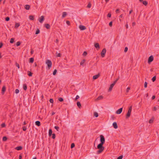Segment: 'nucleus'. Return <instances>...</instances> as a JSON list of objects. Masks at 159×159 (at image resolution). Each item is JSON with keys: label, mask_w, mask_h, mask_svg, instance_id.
Here are the masks:
<instances>
[{"label": "nucleus", "mask_w": 159, "mask_h": 159, "mask_svg": "<svg viewBox=\"0 0 159 159\" xmlns=\"http://www.w3.org/2000/svg\"><path fill=\"white\" fill-rule=\"evenodd\" d=\"M103 144L99 143L97 146V148L99 150L97 151V154H99L102 152L104 149V147L103 146Z\"/></svg>", "instance_id": "nucleus-1"}, {"label": "nucleus", "mask_w": 159, "mask_h": 159, "mask_svg": "<svg viewBox=\"0 0 159 159\" xmlns=\"http://www.w3.org/2000/svg\"><path fill=\"white\" fill-rule=\"evenodd\" d=\"M46 63L48 66V69H50L52 67V62L51 61L49 60H47L46 62Z\"/></svg>", "instance_id": "nucleus-2"}, {"label": "nucleus", "mask_w": 159, "mask_h": 159, "mask_svg": "<svg viewBox=\"0 0 159 159\" xmlns=\"http://www.w3.org/2000/svg\"><path fill=\"white\" fill-rule=\"evenodd\" d=\"M100 143L104 144L105 142V139L104 136L102 135H100Z\"/></svg>", "instance_id": "nucleus-3"}, {"label": "nucleus", "mask_w": 159, "mask_h": 159, "mask_svg": "<svg viewBox=\"0 0 159 159\" xmlns=\"http://www.w3.org/2000/svg\"><path fill=\"white\" fill-rule=\"evenodd\" d=\"M106 52V50L105 48H103L101 52V55L102 57H105Z\"/></svg>", "instance_id": "nucleus-4"}, {"label": "nucleus", "mask_w": 159, "mask_h": 159, "mask_svg": "<svg viewBox=\"0 0 159 159\" xmlns=\"http://www.w3.org/2000/svg\"><path fill=\"white\" fill-rule=\"evenodd\" d=\"M153 60V57L152 55L150 56L148 59V63L150 64Z\"/></svg>", "instance_id": "nucleus-5"}, {"label": "nucleus", "mask_w": 159, "mask_h": 159, "mask_svg": "<svg viewBox=\"0 0 159 159\" xmlns=\"http://www.w3.org/2000/svg\"><path fill=\"white\" fill-rule=\"evenodd\" d=\"M122 108H121L118 109L116 111V113L118 114H120L122 112Z\"/></svg>", "instance_id": "nucleus-6"}, {"label": "nucleus", "mask_w": 159, "mask_h": 159, "mask_svg": "<svg viewBox=\"0 0 159 159\" xmlns=\"http://www.w3.org/2000/svg\"><path fill=\"white\" fill-rule=\"evenodd\" d=\"M6 90V88L5 86H3L2 89V93L3 94Z\"/></svg>", "instance_id": "nucleus-7"}, {"label": "nucleus", "mask_w": 159, "mask_h": 159, "mask_svg": "<svg viewBox=\"0 0 159 159\" xmlns=\"http://www.w3.org/2000/svg\"><path fill=\"white\" fill-rule=\"evenodd\" d=\"M94 46L97 50H98L100 48V46L98 43H96L94 44Z\"/></svg>", "instance_id": "nucleus-8"}, {"label": "nucleus", "mask_w": 159, "mask_h": 159, "mask_svg": "<svg viewBox=\"0 0 159 159\" xmlns=\"http://www.w3.org/2000/svg\"><path fill=\"white\" fill-rule=\"evenodd\" d=\"M79 28L81 30H84L86 29L85 26L82 25L79 26Z\"/></svg>", "instance_id": "nucleus-9"}, {"label": "nucleus", "mask_w": 159, "mask_h": 159, "mask_svg": "<svg viewBox=\"0 0 159 159\" xmlns=\"http://www.w3.org/2000/svg\"><path fill=\"white\" fill-rule=\"evenodd\" d=\"M44 17L43 16H41L40 18H39V21L41 23H42L44 20Z\"/></svg>", "instance_id": "nucleus-10"}, {"label": "nucleus", "mask_w": 159, "mask_h": 159, "mask_svg": "<svg viewBox=\"0 0 159 159\" xmlns=\"http://www.w3.org/2000/svg\"><path fill=\"white\" fill-rule=\"evenodd\" d=\"M113 126L114 128L115 129H116L118 128V126L117 123L116 122H114L113 123Z\"/></svg>", "instance_id": "nucleus-11"}, {"label": "nucleus", "mask_w": 159, "mask_h": 159, "mask_svg": "<svg viewBox=\"0 0 159 159\" xmlns=\"http://www.w3.org/2000/svg\"><path fill=\"white\" fill-rule=\"evenodd\" d=\"M44 26L48 29H50V25L48 24H46L44 25Z\"/></svg>", "instance_id": "nucleus-12"}, {"label": "nucleus", "mask_w": 159, "mask_h": 159, "mask_svg": "<svg viewBox=\"0 0 159 159\" xmlns=\"http://www.w3.org/2000/svg\"><path fill=\"white\" fill-rule=\"evenodd\" d=\"M35 124L36 125L39 126L41 125L40 122L39 121H37L35 122Z\"/></svg>", "instance_id": "nucleus-13"}, {"label": "nucleus", "mask_w": 159, "mask_h": 159, "mask_svg": "<svg viewBox=\"0 0 159 159\" xmlns=\"http://www.w3.org/2000/svg\"><path fill=\"white\" fill-rule=\"evenodd\" d=\"M114 86V84H111L110 86V87L109 90H108V91H111V90H112V88Z\"/></svg>", "instance_id": "nucleus-14"}, {"label": "nucleus", "mask_w": 159, "mask_h": 159, "mask_svg": "<svg viewBox=\"0 0 159 159\" xmlns=\"http://www.w3.org/2000/svg\"><path fill=\"white\" fill-rule=\"evenodd\" d=\"M131 113L129 112H127V113L126 115V119H127V118H129L130 116L131 115Z\"/></svg>", "instance_id": "nucleus-15"}, {"label": "nucleus", "mask_w": 159, "mask_h": 159, "mask_svg": "<svg viewBox=\"0 0 159 159\" xmlns=\"http://www.w3.org/2000/svg\"><path fill=\"white\" fill-rule=\"evenodd\" d=\"M52 130L51 129H50L49 130L48 135L49 136H51L52 134Z\"/></svg>", "instance_id": "nucleus-16"}, {"label": "nucleus", "mask_w": 159, "mask_h": 159, "mask_svg": "<svg viewBox=\"0 0 159 159\" xmlns=\"http://www.w3.org/2000/svg\"><path fill=\"white\" fill-rule=\"evenodd\" d=\"M99 76V74L95 75L93 77V79L94 80H95L97 79Z\"/></svg>", "instance_id": "nucleus-17"}, {"label": "nucleus", "mask_w": 159, "mask_h": 159, "mask_svg": "<svg viewBox=\"0 0 159 159\" xmlns=\"http://www.w3.org/2000/svg\"><path fill=\"white\" fill-rule=\"evenodd\" d=\"M34 61V58L33 57L30 58L29 60V63H32Z\"/></svg>", "instance_id": "nucleus-18"}, {"label": "nucleus", "mask_w": 159, "mask_h": 159, "mask_svg": "<svg viewBox=\"0 0 159 159\" xmlns=\"http://www.w3.org/2000/svg\"><path fill=\"white\" fill-rule=\"evenodd\" d=\"M67 15V13L66 12H63L62 13V18L65 17Z\"/></svg>", "instance_id": "nucleus-19"}, {"label": "nucleus", "mask_w": 159, "mask_h": 159, "mask_svg": "<svg viewBox=\"0 0 159 159\" xmlns=\"http://www.w3.org/2000/svg\"><path fill=\"white\" fill-rule=\"evenodd\" d=\"M103 98V97L102 96H99L96 99L97 100H99L102 99Z\"/></svg>", "instance_id": "nucleus-20"}, {"label": "nucleus", "mask_w": 159, "mask_h": 159, "mask_svg": "<svg viewBox=\"0 0 159 159\" xmlns=\"http://www.w3.org/2000/svg\"><path fill=\"white\" fill-rule=\"evenodd\" d=\"M25 8L26 9L28 10L30 9V6L29 5H26L25 6Z\"/></svg>", "instance_id": "nucleus-21"}, {"label": "nucleus", "mask_w": 159, "mask_h": 159, "mask_svg": "<svg viewBox=\"0 0 159 159\" xmlns=\"http://www.w3.org/2000/svg\"><path fill=\"white\" fill-rule=\"evenodd\" d=\"M16 149L17 150H20L22 149V147L20 146H18V147H16Z\"/></svg>", "instance_id": "nucleus-22"}, {"label": "nucleus", "mask_w": 159, "mask_h": 159, "mask_svg": "<svg viewBox=\"0 0 159 159\" xmlns=\"http://www.w3.org/2000/svg\"><path fill=\"white\" fill-rule=\"evenodd\" d=\"M23 89L25 90H26L27 89V85L25 84H24L23 85Z\"/></svg>", "instance_id": "nucleus-23"}, {"label": "nucleus", "mask_w": 159, "mask_h": 159, "mask_svg": "<svg viewBox=\"0 0 159 159\" xmlns=\"http://www.w3.org/2000/svg\"><path fill=\"white\" fill-rule=\"evenodd\" d=\"M20 25L19 23H16L15 24V28H17Z\"/></svg>", "instance_id": "nucleus-24"}, {"label": "nucleus", "mask_w": 159, "mask_h": 159, "mask_svg": "<svg viewBox=\"0 0 159 159\" xmlns=\"http://www.w3.org/2000/svg\"><path fill=\"white\" fill-rule=\"evenodd\" d=\"M29 19L31 20H33L34 18L33 16L30 15L29 16Z\"/></svg>", "instance_id": "nucleus-25"}, {"label": "nucleus", "mask_w": 159, "mask_h": 159, "mask_svg": "<svg viewBox=\"0 0 159 159\" xmlns=\"http://www.w3.org/2000/svg\"><path fill=\"white\" fill-rule=\"evenodd\" d=\"M77 105L79 108H80L81 107V103L79 102H77Z\"/></svg>", "instance_id": "nucleus-26"}, {"label": "nucleus", "mask_w": 159, "mask_h": 159, "mask_svg": "<svg viewBox=\"0 0 159 159\" xmlns=\"http://www.w3.org/2000/svg\"><path fill=\"white\" fill-rule=\"evenodd\" d=\"M28 74L29 76H32V73L30 71H28Z\"/></svg>", "instance_id": "nucleus-27"}, {"label": "nucleus", "mask_w": 159, "mask_h": 159, "mask_svg": "<svg viewBox=\"0 0 159 159\" xmlns=\"http://www.w3.org/2000/svg\"><path fill=\"white\" fill-rule=\"evenodd\" d=\"M85 61V59H83L80 62V65H83Z\"/></svg>", "instance_id": "nucleus-28"}, {"label": "nucleus", "mask_w": 159, "mask_h": 159, "mask_svg": "<svg viewBox=\"0 0 159 159\" xmlns=\"http://www.w3.org/2000/svg\"><path fill=\"white\" fill-rule=\"evenodd\" d=\"M132 106H131L129 108L128 111V112L131 113V111H132Z\"/></svg>", "instance_id": "nucleus-29"}, {"label": "nucleus", "mask_w": 159, "mask_h": 159, "mask_svg": "<svg viewBox=\"0 0 159 159\" xmlns=\"http://www.w3.org/2000/svg\"><path fill=\"white\" fill-rule=\"evenodd\" d=\"M14 39L13 38H11L10 40V43H14Z\"/></svg>", "instance_id": "nucleus-30"}, {"label": "nucleus", "mask_w": 159, "mask_h": 159, "mask_svg": "<svg viewBox=\"0 0 159 159\" xmlns=\"http://www.w3.org/2000/svg\"><path fill=\"white\" fill-rule=\"evenodd\" d=\"M94 116H95L96 117H98V113L96 112H95L94 113Z\"/></svg>", "instance_id": "nucleus-31"}, {"label": "nucleus", "mask_w": 159, "mask_h": 159, "mask_svg": "<svg viewBox=\"0 0 159 159\" xmlns=\"http://www.w3.org/2000/svg\"><path fill=\"white\" fill-rule=\"evenodd\" d=\"M143 3L145 6H146L148 4V2L147 1H144L143 2Z\"/></svg>", "instance_id": "nucleus-32"}, {"label": "nucleus", "mask_w": 159, "mask_h": 159, "mask_svg": "<svg viewBox=\"0 0 159 159\" xmlns=\"http://www.w3.org/2000/svg\"><path fill=\"white\" fill-rule=\"evenodd\" d=\"M56 54L57 57H61V54L60 53H58L57 52H56Z\"/></svg>", "instance_id": "nucleus-33"}, {"label": "nucleus", "mask_w": 159, "mask_h": 159, "mask_svg": "<svg viewBox=\"0 0 159 159\" xmlns=\"http://www.w3.org/2000/svg\"><path fill=\"white\" fill-rule=\"evenodd\" d=\"M156 80V76H155L153 77L152 79V81L153 82H154Z\"/></svg>", "instance_id": "nucleus-34"}, {"label": "nucleus", "mask_w": 159, "mask_h": 159, "mask_svg": "<svg viewBox=\"0 0 159 159\" xmlns=\"http://www.w3.org/2000/svg\"><path fill=\"white\" fill-rule=\"evenodd\" d=\"M58 100L61 102L63 101V99L62 98H59L58 99Z\"/></svg>", "instance_id": "nucleus-35"}, {"label": "nucleus", "mask_w": 159, "mask_h": 159, "mask_svg": "<svg viewBox=\"0 0 159 159\" xmlns=\"http://www.w3.org/2000/svg\"><path fill=\"white\" fill-rule=\"evenodd\" d=\"M7 139V138L6 136H4L3 137L2 140L3 141H6Z\"/></svg>", "instance_id": "nucleus-36"}, {"label": "nucleus", "mask_w": 159, "mask_h": 159, "mask_svg": "<svg viewBox=\"0 0 159 159\" xmlns=\"http://www.w3.org/2000/svg\"><path fill=\"white\" fill-rule=\"evenodd\" d=\"M39 33H40L39 30V29H37L36 31L35 34H39Z\"/></svg>", "instance_id": "nucleus-37"}, {"label": "nucleus", "mask_w": 159, "mask_h": 159, "mask_svg": "<svg viewBox=\"0 0 159 159\" xmlns=\"http://www.w3.org/2000/svg\"><path fill=\"white\" fill-rule=\"evenodd\" d=\"M1 126L2 128L5 127L6 126V124L4 123H3L1 124Z\"/></svg>", "instance_id": "nucleus-38"}, {"label": "nucleus", "mask_w": 159, "mask_h": 159, "mask_svg": "<svg viewBox=\"0 0 159 159\" xmlns=\"http://www.w3.org/2000/svg\"><path fill=\"white\" fill-rule=\"evenodd\" d=\"M20 43L19 41L17 42L16 43V45L17 46H18L20 45Z\"/></svg>", "instance_id": "nucleus-39"}, {"label": "nucleus", "mask_w": 159, "mask_h": 159, "mask_svg": "<svg viewBox=\"0 0 159 159\" xmlns=\"http://www.w3.org/2000/svg\"><path fill=\"white\" fill-rule=\"evenodd\" d=\"M91 4L90 3H89L87 5V7L88 8H90L91 7Z\"/></svg>", "instance_id": "nucleus-40"}, {"label": "nucleus", "mask_w": 159, "mask_h": 159, "mask_svg": "<svg viewBox=\"0 0 159 159\" xmlns=\"http://www.w3.org/2000/svg\"><path fill=\"white\" fill-rule=\"evenodd\" d=\"M57 70L56 69H55L53 72V75H55L56 74V73H57Z\"/></svg>", "instance_id": "nucleus-41"}, {"label": "nucleus", "mask_w": 159, "mask_h": 159, "mask_svg": "<svg viewBox=\"0 0 159 159\" xmlns=\"http://www.w3.org/2000/svg\"><path fill=\"white\" fill-rule=\"evenodd\" d=\"M130 90V88L129 87H128L127 89L126 90V92L128 93L129 92V90Z\"/></svg>", "instance_id": "nucleus-42"}, {"label": "nucleus", "mask_w": 159, "mask_h": 159, "mask_svg": "<svg viewBox=\"0 0 159 159\" xmlns=\"http://www.w3.org/2000/svg\"><path fill=\"white\" fill-rule=\"evenodd\" d=\"M75 146V144L74 143H72L71 144V148H74Z\"/></svg>", "instance_id": "nucleus-43"}, {"label": "nucleus", "mask_w": 159, "mask_h": 159, "mask_svg": "<svg viewBox=\"0 0 159 159\" xmlns=\"http://www.w3.org/2000/svg\"><path fill=\"white\" fill-rule=\"evenodd\" d=\"M10 20V18L8 17H7L5 18V20L6 21H8Z\"/></svg>", "instance_id": "nucleus-44"}, {"label": "nucleus", "mask_w": 159, "mask_h": 159, "mask_svg": "<svg viewBox=\"0 0 159 159\" xmlns=\"http://www.w3.org/2000/svg\"><path fill=\"white\" fill-rule=\"evenodd\" d=\"M144 87L145 88H147V83L146 82L144 83Z\"/></svg>", "instance_id": "nucleus-45"}, {"label": "nucleus", "mask_w": 159, "mask_h": 159, "mask_svg": "<svg viewBox=\"0 0 159 159\" xmlns=\"http://www.w3.org/2000/svg\"><path fill=\"white\" fill-rule=\"evenodd\" d=\"M52 135V138L53 139H54L55 138L56 136L55 134H53Z\"/></svg>", "instance_id": "nucleus-46"}, {"label": "nucleus", "mask_w": 159, "mask_h": 159, "mask_svg": "<svg viewBox=\"0 0 159 159\" xmlns=\"http://www.w3.org/2000/svg\"><path fill=\"white\" fill-rule=\"evenodd\" d=\"M66 23L68 25H70V22L68 20H67L66 21Z\"/></svg>", "instance_id": "nucleus-47"}, {"label": "nucleus", "mask_w": 159, "mask_h": 159, "mask_svg": "<svg viewBox=\"0 0 159 159\" xmlns=\"http://www.w3.org/2000/svg\"><path fill=\"white\" fill-rule=\"evenodd\" d=\"M54 128L56 129L57 131H58V129H59V127L57 126H55L54 127Z\"/></svg>", "instance_id": "nucleus-48"}, {"label": "nucleus", "mask_w": 159, "mask_h": 159, "mask_svg": "<svg viewBox=\"0 0 159 159\" xmlns=\"http://www.w3.org/2000/svg\"><path fill=\"white\" fill-rule=\"evenodd\" d=\"M49 102L51 103H53V99H52V98L50 99L49 100Z\"/></svg>", "instance_id": "nucleus-49"}, {"label": "nucleus", "mask_w": 159, "mask_h": 159, "mask_svg": "<svg viewBox=\"0 0 159 159\" xmlns=\"http://www.w3.org/2000/svg\"><path fill=\"white\" fill-rule=\"evenodd\" d=\"M128 49V48L127 47H126L125 48L124 52H126L127 51Z\"/></svg>", "instance_id": "nucleus-50"}, {"label": "nucleus", "mask_w": 159, "mask_h": 159, "mask_svg": "<svg viewBox=\"0 0 159 159\" xmlns=\"http://www.w3.org/2000/svg\"><path fill=\"white\" fill-rule=\"evenodd\" d=\"M123 158V156L121 155L119 156L117 159H122Z\"/></svg>", "instance_id": "nucleus-51"}, {"label": "nucleus", "mask_w": 159, "mask_h": 159, "mask_svg": "<svg viewBox=\"0 0 159 159\" xmlns=\"http://www.w3.org/2000/svg\"><path fill=\"white\" fill-rule=\"evenodd\" d=\"M27 129V128L26 127L24 126L23 127V130L24 131H25Z\"/></svg>", "instance_id": "nucleus-52"}, {"label": "nucleus", "mask_w": 159, "mask_h": 159, "mask_svg": "<svg viewBox=\"0 0 159 159\" xmlns=\"http://www.w3.org/2000/svg\"><path fill=\"white\" fill-rule=\"evenodd\" d=\"M109 25L110 26V27H111L112 25V21H111L109 23Z\"/></svg>", "instance_id": "nucleus-53"}, {"label": "nucleus", "mask_w": 159, "mask_h": 159, "mask_svg": "<svg viewBox=\"0 0 159 159\" xmlns=\"http://www.w3.org/2000/svg\"><path fill=\"white\" fill-rule=\"evenodd\" d=\"M19 91L18 89H17L15 90V93H19Z\"/></svg>", "instance_id": "nucleus-54"}, {"label": "nucleus", "mask_w": 159, "mask_h": 159, "mask_svg": "<svg viewBox=\"0 0 159 159\" xmlns=\"http://www.w3.org/2000/svg\"><path fill=\"white\" fill-rule=\"evenodd\" d=\"M16 66L18 67V68H20V66L18 63H16Z\"/></svg>", "instance_id": "nucleus-55"}, {"label": "nucleus", "mask_w": 159, "mask_h": 159, "mask_svg": "<svg viewBox=\"0 0 159 159\" xmlns=\"http://www.w3.org/2000/svg\"><path fill=\"white\" fill-rule=\"evenodd\" d=\"M116 13H118L120 12L119 10L118 9H117L116 11Z\"/></svg>", "instance_id": "nucleus-56"}, {"label": "nucleus", "mask_w": 159, "mask_h": 159, "mask_svg": "<svg viewBox=\"0 0 159 159\" xmlns=\"http://www.w3.org/2000/svg\"><path fill=\"white\" fill-rule=\"evenodd\" d=\"M87 54V52L86 51L84 52L83 55L84 56H85Z\"/></svg>", "instance_id": "nucleus-57"}, {"label": "nucleus", "mask_w": 159, "mask_h": 159, "mask_svg": "<svg viewBox=\"0 0 159 159\" xmlns=\"http://www.w3.org/2000/svg\"><path fill=\"white\" fill-rule=\"evenodd\" d=\"M79 98V96L78 95L76 96V98H75V100L76 101Z\"/></svg>", "instance_id": "nucleus-58"}, {"label": "nucleus", "mask_w": 159, "mask_h": 159, "mask_svg": "<svg viewBox=\"0 0 159 159\" xmlns=\"http://www.w3.org/2000/svg\"><path fill=\"white\" fill-rule=\"evenodd\" d=\"M153 120H152V119H150L149 121V123H152L153 122Z\"/></svg>", "instance_id": "nucleus-59"}, {"label": "nucleus", "mask_w": 159, "mask_h": 159, "mask_svg": "<svg viewBox=\"0 0 159 159\" xmlns=\"http://www.w3.org/2000/svg\"><path fill=\"white\" fill-rule=\"evenodd\" d=\"M3 46V43L2 42H1L0 43V48H1Z\"/></svg>", "instance_id": "nucleus-60"}, {"label": "nucleus", "mask_w": 159, "mask_h": 159, "mask_svg": "<svg viewBox=\"0 0 159 159\" xmlns=\"http://www.w3.org/2000/svg\"><path fill=\"white\" fill-rule=\"evenodd\" d=\"M111 16V14L110 13H108L107 15V16L108 17H110Z\"/></svg>", "instance_id": "nucleus-61"}, {"label": "nucleus", "mask_w": 159, "mask_h": 159, "mask_svg": "<svg viewBox=\"0 0 159 159\" xmlns=\"http://www.w3.org/2000/svg\"><path fill=\"white\" fill-rule=\"evenodd\" d=\"M34 51L33 50L31 49L30 53L31 54H32L34 53Z\"/></svg>", "instance_id": "nucleus-62"}, {"label": "nucleus", "mask_w": 159, "mask_h": 159, "mask_svg": "<svg viewBox=\"0 0 159 159\" xmlns=\"http://www.w3.org/2000/svg\"><path fill=\"white\" fill-rule=\"evenodd\" d=\"M22 158V156L21 154H20L19 155V159H21Z\"/></svg>", "instance_id": "nucleus-63"}, {"label": "nucleus", "mask_w": 159, "mask_h": 159, "mask_svg": "<svg viewBox=\"0 0 159 159\" xmlns=\"http://www.w3.org/2000/svg\"><path fill=\"white\" fill-rule=\"evenodd\" d=\"M117 82V80H115L113 83L112 84H114V85Z\"/></svg>", "instance_id": "nucleus-64"}]
</instances>
